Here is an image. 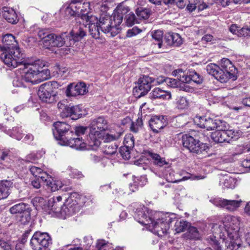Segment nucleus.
<instances>
[{"mask_svg": "<svg viewBox=\"0 0 250 250\" xmlns=\"http://www.w3.org/2000/svg\"><path fill=\"white\" fill-rule=\"evenodd\" d=\"M26 83L37 84L50 77V71L43 63H19Z\"/></svg>", "mask_w": 250, "mask_h": 250, "instance_id": "obj_4", "label": "nucleus"}, {"mask_svg": "<svg viewBox=\"0 0 250 250\" xmlns=\"http://www.w3.org/2000/svg\"><path fill=\"white\" fill-rule=\"evenodd\" d=\"M0 58L3 62H12L13 61H15V62H37L40 61L39 59L36 57L25 58V55L21 52L19 44L14 50L3 52Z\"/></svg>", "mask_w": 250, "mask_h": 250, "instance_id": "obj_7", "label": "nucleus"}, {"mask_svg": "<svg viewBox=\"0 0 250 250\" xmlns=\"http://www.w3.org/2000/svg\"><path fill=\"white\" fill-rule=\"evenodd\" d=\"M88 92V87L86 84L80 82L74 85L73 83L69 84L66 88L65 93L67 97H76L84 95Z\"/></svg>", "mask_w": 250, "mask_h": 250, "instance_id": "obj_17", "label": "nucleus"}, {"mask_svg": "<svg viewBox=\"0 0 250 250\" xmlns=\"http://www.w3.org/2000/svg\"><path fill=\"white\" fill-rule=\"evenodd\" d=\"M97 250H123L122 248H116L114 249L112 245L105 243L104 240H99L96 245Z\"/></svg>", "mask_w": 250, "mask_h": 250, "instance_id": "obj_40", "label": "nucleus"}, {"mask_svg": "<svg viewBox=\"0 0 250 250\" xmlns=\"http://www.w3.org/2000/svg\"><path fill=\"white\" fill-rule=\"evenodd\" d=\"M190 76H191V81H192L198 84L201 83H202V78L199 74L196 73L195 71L191 70L190 71Z\"/></svg>", "mask_w": 250, "mask_h": 250, "instance_id": "obj_61", "label": "nucleus"}, {"mask_svg": "<svg viewBox=\"0 0 250 250\" xmlns=\"http://www.w3.org/2000/svg\"><path fill=\"white\" fill-rule=\"evenodd\" d=\"M51 36V33L45 29H42L39 30L38 32L39 37L42 40V42L45 46L47 47V43L49 42L50 37Z\"/></svg>", "mask_w": 250, "mask_h": 250, "instance_id": "obj_45", "label": "nucleus"}, {"mask_svg": "<svg viewBox=\"0 0 250 250\" xmlns=\"http://www.w3.org/2000/svg\"><path fill=\"white\" fill-rule=\"evenodd\" d=\"M30 171L35 178H40L42 181L48 178V174L40 167L32 166L30 168Z\"/></svg>", "mask_w": 250, "mask_h": 250, "instance_id": "obj_36", "label": "nucleus"}, {"mask_svg": "<svg viewBox=\"0 0 250 250\" xmlns=\"http://www.w3.org/2000/svg\"><path fill=\"white\" fill-rule=\"evenodd\" d=\"M1 41L2 44L0 45V48L3 52L14 50V48L18 47L19 44L15 36L11 34H6L3 35Z\"/></svg>", "mask_w": 250, "mask_h": 250, "instance_id": "obj_19", "label": "nucleus"}, {"mask_svg": "<svg viewBox=\"0 0 250 250\" xmlns=\"http://www.w3.org/2000/svg\"><path fill=\"white\" fill-rule=\"evenodd\" d=\"M124 144L126 149L132 148L134 145V139L131 134L126 135L124 138Z\"/></svg>", "mask_w": 250, "mask_h": 250, "instance_id": "obj_53", "label": "nucleus"}, {"mask_svg": "<svg viewBox=\"0 0 250 250\" xmlns=\"http://www.w3.org/2000/svg\"><path fill=\"white\" fill-rule=\"evenodd\" d=\"M51 71L53 73H55L54 75L62 76L68 74L70 71V68L67 66L66 63H56Z\"/></svg>", "mask_w": 250, "mask_h": 250, "instance_id": "obj_34", "label": "nucleus"}, {"mask_svg": "<svg viewBox=\"0 0 250 250\" xmlns=\"http://www.w3.org/2000/svg\"><path fill=\"white\" fill-rule=\"evenodd\" d=\"M64 101H62L58 103V107L60 112V116L62 118H71V106L66 105Z\"/></svg>", "mask_w": 250, "mask_h": 250, "instance_id": "obj_35", "label": "nucleus"}, {"mask_svg": "<svg viewBox=\"0 0 250 250\" xmlns=\"http://www.w3.org/2000/svg\"><path fill=\"white\" fill-rule=\"evenodd\" d=\"M186 10L189 13L194 11L197 8L199 11L203 10L206 8L207 5L201 1V0H186Z\"/></svg>", "mask_w": 250, "mask_h": 250, "instance_id": "obj_25", "label": "nucleus"}, {"mask_svg": "<svg viewBox=\"0 0 250 250\" xmlns=\"http://www.w3.org/2000/svg\"><path fill=\"white\" fill-rule=\"evenodd\" d=\"M155 82V79L148 76H143L138 80V83L142 84L149 90L151 88V84Z\"/></svg>", "mask_w": 250, "mask_h": 250, "instance_id": "obj_46", "label": "nucleus"}, {"mask_svg": "<svg viewBox=\"0 0 250 250\" xmlns=\"http://www.w3.org/2000/svg\"><path fill=\"white\" fill-rule=\"evenodd\" d=\"M142 30L139 28L137 27H134L132 29L127 30L126 36L127 37L130 38L137 35Z\"/></svg>", "mask_w": 250, "mask_h": 250, "instance_id": "obj_64", "label": "nucleus"}, {"mask_svg": "<svg viewBox=\"0 0 250 250\" xmlns=\"http://www.w3.org/2000/svg\"><path fill=\"white\" fill-rule=\"evenodd\" d=\"M229 66L226 69L221 68L216 63H209L207 66V71L208 74L214 76L216 80L222 83H225L229 80L234 81L238 78V71L237 69L229 63Z\"/></svg>", "mask_w": 250, "mask_h": 250, "instance_id": "obj_6", "label": "nucleus"}, {"mask_svg": "<svg viewBox=\"0 0 250 250\" xmlns=\"http://www.w3.org/2000/svg\"><path fill=\"white\" fill-rule=\"evenodd\" d=\"M61 145L69 146L77 150H93L88 145V139H87V143H86L80 138H72L71 137H70L68 139L64 140L63 141V143H61Z\"/></svg>", "mask_w": 250, "mask_h": 250, "instance_id": "obj_18", "label": "nucleus"}, {"mask_svg": "<svg viewBox=\"0 0 250 250\" xmlns=\"http://www.w3.org/2000/svg\"><path fill=\"white\" fill-rule=\"evenodd\" d=\"M151 35L152 38L155 40L156 42H157V44H158L159 48H161L163 42V31L160 30H155L153 32H152Z\"/></svg>", "mask_w": 250, "mask_h": 250, "instance_id": "obj_49", "label": "nucleus"}, {"mask_svg": "<svg viewBox=\"0 0 250 250\" xmlns=\"http://www.w3.org/2000/svg\"><path fill=\"white\" fill-rule=\"evenodd\" d=\"M228 128L225 129H220L217 128L216 130L213 132L211 135V138L212 140L217 143H221L228 141V139L226 136L225 131Z\"/></svg>", "mask_w": 250, "mask_h": 250, "instance_id": "obj_33", "label": "nucleus"}, {"mask_svg": "<svg viewBox=\"0 0 250 250\" xmlns=\"http://www.w3.org/2000/svg\"><path fill=\"white\" fill-rule=\"evenodd\" d=\"M78 0H71L64 4V14L67 18H79V8Z\"/></svg>", "mask_w": 250, "mask_h": 250, "instance_id": "obj_20", "label": "nucleus"}, {"mask_svg": "<svg viewBox=\"0 0 250 250\" xmlns=\"http://www.w3.org/2000/svg\"><path fill=\"white\" fill-rule=\"evenodd\" d=\"M12 183L10 181L0 182V200L6 198L10 193V188Z\"/></svg>", "mask_w": 250, "mask_h": 250, "instance_id": "obj_31", "label": "nucleus"}, {"mask_svg": "<svg viewBox=\"0 0 250 250\" xmlns=\"http://www.w3.org/2000/svg\"><path fill=\"white\" fill-rule=\"evenodd\" d=\"M71 205V203L67 202V199L63 203L62 196H58L50 198L48 201L47 206L44 208L45 212L48 214L65 219L73 215V213H70L72 208L70 207Z\"/></svg>", "mask_w": 250, "mask_h": 250, "instance_id": "obj_5", "label": "nucleus"}, {"mask_svg": "<svg viewBox=\"0 0 250 250\" xmlns=\"http://www.w3.org/2000/svg\"><path fill=\"white\" fill-rule=\"evenodd\" d=\"M77 5L79 8V18L83 20L88 21L90 12V4L89 2H83V0H78Z\"/></svg>", "mask_w": 250, "mask_h": 250, "instance_id": "obj_23", "label": "nucleus"}, {"mask_svg": "<svg viewBox=\"0 0 250 250\" xmlns=\"http://www.w3.org/2000/svg\"><path fill=\"white\" fill-rule=\"evenodd\" d=\"M148 155L151 158L154 164L158 166L162 167L167 164L165 158L161 157L159 154L148 152Z\"/></svg>", "mask_w": 250, "mask_h": 250, "instance_id": "obj_37", "label": "nucleus"}, {"mask_svg": "<svg viewBox=\"0 0 250 250\" xmlns=\"http://www.w3.org/2000/svg\"><path fill=\"white\" fill-rule=\"evenodd\" d=\"M100 28L98 23H92L89 25V31L91 36L96 39L100 38Z\"/></svg>", "mask_w": 250, "mask_h": 250, "instance_id": "obj_47", "label": "nucleus"}, {"mask_svg": "<svg viewBox=\"0 0 250 250\" xmlns=\"http://www.w3.org/2000/svg\"><path fill=\"white\" fill-rule=\"evenodd\" d=\"M176 105L179 109H186L189 106V102L186 97H179L177 99Z\"/></svg>", "mask_w": 250, "mask_h": 250, "instance_id": "obj_51", "label": "nucleus"}, {"mask_svg": "<svg viewBox=\"0 0 250 250\" xmlns=\"http://www.w3.org/2000/svg\"><path fill=\"white\" fill-rule=\"evenodd\" d=\"M125 25L127 26H131L137 22V20L133 12H130L125 16Z\"/></svg>", "mask_w": 250, "mask_h": 250, "instance_id": "obj_52", "label": "nucleus"}, {"mask_svg": "<svg viewBox=\"0 0 250 250\" xmlns=\"http://www.w3.org/2000/svg\"><path fill=\"white\" fill-rule=\"evenodd\" d=\"M8 133L10 136L18 140H20L23 137L22 131L20 128H13L12 130Z\"/></svg>", "mask_w": 250, "mask_h": 250, "instance_id": "obj_55", "label": "nucleus"}, {"mask_svg": "<svg viewBox=\"0 0 250 250\" xmlns=\"http://www.w3.org/2000/svg\"><path fill=\"white\" fill-rule=\"evenodd\" d=\"M185 237L187 239H199L200 234L197 229L194 227H189L188 231L185 234Z\"/></svg>", "mask_w": 250, "mask_h": 250, "instance_id": "obj_44", "label": "nucleus"}, {"mask_svg": "<svg viewBox=\"0 0 250 250\" xmlns=\"http://www.w3.org/2000/svg\"><path fill=\"white\" fill-rule=\"evenodd\" d=\"M53 133L55 138L59 140V144L63 143L64 140L68 139L74 135V131L71 126L64 123L57 122L53 125Z\"/></svg>", "mask_w": 250, "mask_h": 250, "instance_id": "obj_11", "label": "nucleus"}, {"mask_svg": "<svg viewBox=\"0 0 250 250\" xmlns=\"http://www.w3.org/2000/svg\"><path fill=\"white\" fill-rule=\"evenodd\" d=\"M174 222L175 225L173 229L177 233L184 231L188 226V223L184 220H176V218Z\"/></svg>", "mask_w": 250, "mask_h": 250, "instance_id": "obj_39", "label": "nucleus"}, {"mask_svg": "<svg viewBox=\"0 0 250 250\" xmlns=\"http://www.w3.org/2000/svg\"><path fill=\"white\" fill-rule=\"evenodd\" d=\"M182 142L185 147L193 153H202L203 151H207L208 148L206 144L201 143L198 140L187 134H185L182 136Z\"/></svg>", "mask_w": 250, "mask_h": 250, "instance_id": "obj_12", "label": "nucleus"}, {"mask_svg": "<svg viewBox=\"0 0 250 250\" xmlns=\"http://www.w3.org/2000/svg\"><path fill=\"white\" fill-rule=\"evenodd\" d=\"M225 133L228 139L227 142H229L230 139L237 140L241 135V132L237 129H228L227 128L225 131Z\"/></svg>", "mask_w": 250, "mask_h": 250, "instance_id": "obj_43", "label": "nucleus"}, {"mask_svg": "<svg viewBox=\"0 0 250 250\" xmlns=\"http://www.w3.org/2000/svg\"><path fill=\"white\" fill-rule=\"evenodd\" d=\"M136 14L137 16L143 19H147L150 16V10L142 7L136 9Z\"/></svg>", "mask_w": 250, "mask_h": 250, "instance_id": "obj_54", "label": "nucleus"}, {"mask_svg": "<svg viewBox=\"0 0 250 250\" xmlns=\"http://www.w3.org/2000/svg\"><path fill=\"white\" fill-rule=\"evenodd\" d=\"M66 172L70 176L73 178H80L82 176L81 172H79L77 169L73 168L71 166L68 167Z\"/></svg>", "mask_w": 250, "mask_h": 250, "instance_id": "obj_63", "label": "nucleus"}, {"mask_svg": "<svg viewBox=\"0 0 250 250\" xmlns=\"http://www.w3.org/2000/svg\"><path fill=\"white\" fill-rule=\"evenodd\" d=\"M149 90V89L146 88L145 86L142 84L138 83V85L135 86L133 88L134 95L137 97H141L146 95L148 91Z\"/></svg>", "mask_w": 250, "mask_h": 250, "instance_id": "obj_41", "label": "nucleus"}, {"mask_svg": "<svg viewBox=\"0 0 250 250\" xmlns=\"http://www.w3.org/2000/svg\"><path fill=\"white\" fill-rule=\"evenodd\" d=\"M166 125V120L163 116H153L149 121L150 127L154 132H158Z\"/></svg>", "mask_w": 250, "mask_h": 250, "instance_id": "obj_22", "label": "nucleus"}, {"mask_svg": "<svg viewBox=\"0 0 250 250\" xmlns=\"http://www.w3.org/2000/svg\"><path fill=\"white\" fill-rule=\"evenodd\" d=\"M189 70H183L181 68L174 70L172 72L173 76L177 77L179 81L182 83H188L191 81Z\"/></svg>", "mask_w": 250, "mask_h": 250, "instance_id": "obj_28", "label": "nucleus"}, {"mask_svg": "<svg viewBox=\"0 0 250 250\" xmlns=\"http://www.w3.org/2000/svg\"><path fill=\"white\" fill-rule=\"evenodd\" d=\"M44 181L46 183V186L47 189L52 192L58 190L63 185L61 180L56 178H53L49 175L47 180H44Z\"/></svg>", "mask_w": 250, "mask_h": 250, "instance_id": "obj_26", "label": "nucleus"}, {"mask_svg": "<svg viewBox=\"0 0 250 250\" xmlns=\"http://www.w3.org/2000/svg\"><path fill=\"white\" fill-rule=\"evenodd\" d=\"M25 82L24 77H22L21 75V76H17L14 78L13 84L14 86L16 87L25 86L24 84Z\"/></svg>", "mask_w": 250, "mask_h": 250, "instance_id": "obj_62", "label": "nucleus"}, {"mask_svg": "<svg viewBox=\"0 0 250 250\" xmlns=\"http://www.w3.org/2000/svg\"><path fill=\"white\" fill-rule=\"evenodd\" d=\"M71 39L69 37V34L66 32H63L61 35H56L51 33L47 47H62L66 44L67 46H71L72 42H69Z\"/></svg>", "mask_w": 250, "mask_h": 250, "instance_id": "obj_16", "label": "nucleus"}, {"mask_svg": "<svg viewBox=\"0 0 250 250\" xmlns=\"http://www.w3.org/2000/svg\"><path fill=\"white\" fill-rule=\"evenodd\" d=\"M30 211L31 209L29 208H27L25 211H23L22 213L21 214L20 221L22 224H25L30 221L31 219Z\"/></svg>", "mask_w": 250, "mask_h": 250, "instance_id": "obj_58", "label": "nucleus"}, {"mask_svg": "<svg viewBox=\"0 0 250 250\" xmlns=\"http://www.w3.org/2000/svg\"><path fill=\"white\" fill-rule=\"evenodd\" d=\"M134 217L140 224L147 226L150 231L163 236L167 233L170 224L175 221L176 215L150 211L143 206L136 209Z\"/></svg>", "mask_w": 250, "mask_h": 250, "instance_id": "obj_1", "label": "nucleus"}, {"mask_svg": "<svg viewBox=\"0 0 250 250\" xmlns=\"http://www.w3.org/2000/svg\"><path fill=\"white\" fill-rule=\"evenodd\" d=\"M3 17L9 23L15 24L17 22V16L15 11L3 7L2 11Z\"/></svg>", "mask_w": 250, "mask_h": 250, "instance_id": "obj_32", "label": "nucleus"}, {"mask_svg": "<svg viewBox=\"0 0 250 250\" xmlns=\"http://www.w3.org/2000/svg\"><path fill=\"white\" fill-rule=\"evenodd\" d=\"M107 129V121L103 117L93 119L89 125L88 145L94 150L100 146L102 140L110 142L118 139L122 135L121 133L109 134L105 132Z\"/></svg>", "mask_w": 250, "mask_h": 250, "instance_id": "obj_2", "label": "nucleus"}, {"mask_svg": "<svg viewBox=\"0 0 250 250\" xmlns=\"http://www.w3.org/2000/svg\"><path fill=\"white\" fill-rule=\"evenodd\" d=\"M68 34L69 37L71 39L69 42L74 44L76 42L82 39L86 35V32L83 27L79 26L75 28V29H73Z\"/></svg>", "mask_w": 250, "mask_h": 250, "instance_id": "obj_27", "label": "nucleus"}, {"mask_svg": "<svg viewBox=\"0 0 250 250\" xmlns=\"http://www.w3.org/2000/svg\"><path fill=\"white\" fill-rule=\"evenodd\" d=\"M150 98L151 99L168 100L171 98V94L169 91L163 90L159 88H155L150 92Z\"/></svg>", "mask_w": 250, "mask_h": 250, "instance_id": "obj_24", "label": "nucleus"}, {"mask_svg": "<svg viewBox=\"0 0 250 250\" xmlns=\"http://www.w3.org/2000/svg\"><path fill=\"white\" fill-rule=\"evenodd\" d=\"M133 181L135 188L134 189H132L133 191L137 189L136 187L137 186H143L147 182V179L145 176H141L140 178L133 177Z\"/></svg>", "mask_w": 250, "mask_h": 250, "instance_id": "obj_56", "label": "nucleus"}, {"mask_svg": "<svg viewBox=\"0 0 250 250\" xmlns=\"http://www.w3.org/2000/svg\"><path fill=\"white\" fill-rule=\"evenodd\" d=\"M51 243L50 237L47 233L36 232L33 235L30 244L34 250H42Z\"/></svg>", "mask_w": 250, "mask_h": 250, "instance_id": "obj_13", "label": "nucleus"}, {"mask_svg": "<svg viewBox=\"0 0 250 250\" xmlns=\"http://www.w3.org/2000/svg\"><path fill=\"white\" fill-rule=\"evenodd\" d=\"M236 179L229 175H223L220 178L219 185L223 188H233L235 187Z\"/></svg>", "mask_w": 250, "mask_h": 250, "instance_id": "obj_29", "label": "nucleus"}, {"mask_svg": "<svg viewBox=\"0 0 250 250\" xmlns=\"http://www.w3.org/2000/svg\"><path fill=\"white\" fill-rule=\"evenodd\" d=\"M129 11V9L128 6H125L123 4H120L117 7L112 15L113 21L116 22L119 26L123 22L124 17L127 15Z\"/></svg>", "mask_w": 250, "mask_h": 250, "instance_id": "obj_21", "label": "nucleus"}, {"mask_svg": "<svg viewBox=\"0 0 250 250\" xmlns=\"http://www.w3.org/2000/svg\"><path fill=\"white\" fill-rule=\"evenodd\" d=\"M194 123L199 127L207 130H212L219 128L223 130L228 127L229 125L225 121L206 117L196 116L194 119Z\"/></svg>", "mask_w": 250, "mask_h": 250, "instance_id": "obj_8", "label": "nucleus"}, {"mask_svg": "<svg viewBox=\"0 0 250 250\" xmlns=\"http://www.w3.org/2000/svg\"><path fill=\"white\" fill-rule=\"evenodd\" d=\"M242 203L243 201L238 195L236 196L235 199L218 198L214 200V204L216 206L224 208L230 212L236 210L241 206Z\"/></svg>", "mask_w": 250, "mask_h": 250, "instance_id": "obj_14", "label": "nucleus"}, {"mask_svg": "<svg viewBox=\"0 0 250 250\" xmlns=\"http://www.w3.org/2000/svg\"><path fill=\"white\" fill-rule=\"evenodd\" d=\"M117 146L116 145H106L104 150V152L107 155H112L116 153Z\"/></svg>", "mask_w": 250, "mask_h": 250, "instance_id": "obj_59", "label": "nucleus"}, {"mask_svg": "<svg viewBox=\"0 0 250 250\" xmlns=\"http://www.w3.org/2000/svg\"><path fill=\"white\" fill-rule=\"evenodd\" d=\"M143 122L141 119H138L136 122L132 123L130 129L134 132H137L142 128Z\"/></svg>", "mask_w": 250, "mask_h": 250, "instance_id": "obj_60", "label": "nucleus"}, {"mask_svg": "<svg viewBox=\"0 0 250 250\" xmlns=\"http://www.w3.org/2000/svg\"><path fill=\"white\" fill-rule=\"evenodd\" d=\"M29 207L24 203H20L14 205L10 208V212L12 214L22 213L23 211L26 210Z\"/></svg>", "mask_w": 250, "mask_h": 250, "instance_id": "obj_42", "label": "nucleus"}, {"mask_svg": "<svg viewBox=\"0 0 250 250\" xmlns=\"http://www.w3.org/2000/svg\"><path fill=\"white\" fill-rule=\"evenodd\" d=\"M223 229L227 232L225 246L228 250H237L241 246L239 229L240 220L237 216L226 215L222 220Z\"/></svg>", "mask_w": 250, "mask_h": 250, "instance_id": "obj_3", "label": "nucleus"}, {"mask_svg": "<svg viewBox=\"0 0 250 250\" xmlns=\"http://www.w3.org/2000/svg\"><path fill=\"white\" fill-rule=\"evenodd\" d=\"M38 96L43 102L52 103L55 101L56 94L52 85L48 83L42 84L38 90Z\"/></svg>", "mask_w": 250, "mask_h": 250, "instance_id": "obj_15", "label": "nucleus"}, {"mask_svg": "<svg viewBox=\"0 0 250 250\" xmlns=\"http://www.w3.org/2000/svg\"><path fill=\"white\" fill-rule=\"evenodd\" d=\"M71 118L72 120H77L82 117V110L79 105L71 106Z\"/></svg>", "mask_w": 250, "mask_h": 250, "instance_id": "obj_48", "label": "nucleus"}, {"mask_svg": "<svg viewBox=\"0 0 250 250\" xmlns=\"http://www.w3.org/2000/svg\"><path fill=\"white\" fill-rule=\"evenodd\" d=\"M93 198L91 196L79 195L77 193H73L67 198V202L71 203L72 208L70 213L74 215L79 211L80 208L84 206L90 205L93 202Z\"/></svg>", "mask_w": 250, "mask_h": 250, "instance_id": "obj_9", "label": "nucleus"}, {"mask_svg": "<svg viewBox=\"0 0 250 250\" xmlns=\"http://www.w3.org/2000/svg\"><path fill=\"white\" fill-rule=\"evenodd\" d=\"M98 25L100 29L104 33H110L111 36L114 37L120 30V28L113 21V16L102 15L100 16Z\"/></svg>", "mask_w": 250, "mask_h": 250, "instance_id": "obj_10", "label": "nucleus"}, {"mask_svg": "<svg viewBox=\"0 0 250 250\" xmlns=\"http://www.w3.org/2000/svg\"><path fill=\"white\" fill-rule=\"evenodd\" d=\"M32 202L37 210H42L45 211L44 208L47 206V204H46V201L44 198L41 197H36L33 199Z\"/></svg>", "mask_w": 250, "mask_h": 250, "instance_id": "obj_38", "label": "nucleus"}, {"mask_svg": "<svg viewBox=\"0 0 250 250\" xmlns=\"http://www.w3.org/2000/svg\"><path fill=\"white\" fill-rule=\"evenodd\" d=\"M163 2L166 4L176 3L179 8H184L187 5L186 0H163Z\"/></svg>", "mask_w": 250, "mask_h": 250, "instance_id": "obj_57", "label": "nucleus"}, {"mask_svg": "<svg viewBox=\"0 0 250 250\" xmlns=\"http://www.w3.org/2000/svg\"><path fill=\"white\" fill-rule=\"evenodd\" d=\"M165 41L167 44L170 46H178L182 42L179 34L177 33H168L165 37Z\"/></svg>", "mask_w": 250, "mask_h": 250, "instance_id": "obj_30", "label": "nucleus"}, {"mask_svg": "<svg viewBox=\"0 0 250 250\" xmlns=\"http://www.w3.org/2000/svg\"><path fill=\"white\" fill-rule=\"evenodd\" d=\"M42 156L41 152H32L28 154L25 157V161L32 163H36Z\"/></svg>", "mask_w": 250, "mask_h": 250, "instance_id": "obj_50", "label": "nucleus"}]
</instances>
